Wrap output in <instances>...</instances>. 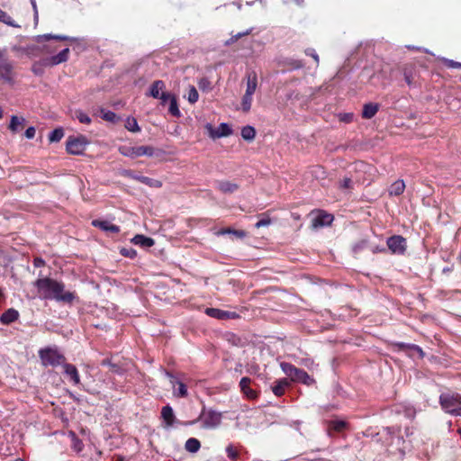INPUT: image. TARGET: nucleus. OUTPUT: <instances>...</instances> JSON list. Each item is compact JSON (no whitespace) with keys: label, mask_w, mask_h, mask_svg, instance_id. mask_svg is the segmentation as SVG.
<instances>
[{"label":"nucleus","mask_w":461,"mask_h":461,"mask_svg":"<svg viewBox=\"0 0 461 461\" xmlns=\"http://www.w3.org/2000/svg\"><path fill=\"white\" fill-rule=\"evenodd\" d=\"M33 285L38 295L43 300H55L57 302L71 304L76 299L74 292L65 291V285L50 277H39Z\"/></svg>","instance_id":"nucleus-1"},{"label":"nucleus","mask_w":461,"mask_h":461,"mask_svg":"<svg viewBox=\"0 0 461 461\" xmlns=\"http://www.w3.org/2000/svg\"><path fill=\"white\" fill-rule=\"evenodd\" d=\"M38 355L44 367L51 366L53 368L66 364L67 358L57 347H45L38 351Z\"/></svg>","instance_id":"nucleus-2"},{"label":"nucleus","mask_w":461,"mask_h":461,"mask_svg":"<svg viewBox=\"0 0 461 461\" xmlns=\"http://www.w3.org/2000/svg\"><path fill=\"white\" fill-rule=\"evenodd\" d=\"M442 409L452 415L461 416V395L457 393H446L439 396Z\"/></svg>","instance_id":"nucleus-3"},{"label":"nucleus","mask_w":461,"mask_h":461,"mask_svg":"<svg viewBox=\"0 0 461 461\" xmlns=\"http://www.w3.org/2000/svg\"><path fill=\"white\" fill-rule=\"evenodd\" d=\"M70 50L68 48L64 49L61 50L59 54L42 59L39 63H34L32 67V71L35 75H41L42 69L40 68V66L43 67H53L57 66L59 64H61L63 62H66L68 59Z\"/></svg>","instance_id":"nucleus-4"},{"label":"nucleus","mask_w":461,"mask_h":461,"mask_svg":"<svg viewBox=\"0 0 461 461\" xmlns=\"http://www.w3.org/2000/svg\"><path fill=\"white\" fill-rule=\"evenodd\" d=\"M119 152L124 156L131 158H136L142 156L152 157L155 154V149L152 146H121L119 148Z\"/></svg>","instance_id":"nucleus-5"},{"label":"nucleus","mask_w":461,"mask_h":461,"mask_svg":"<svg viewBox=\"0 0 461 461\" xmlns=\"http://www.w3.org/2000/svg\"><path fill=\"white\" fill-rule=\"evenodd\" d=\"M88 143L87 138L83 135L77 137L70 136L68 138L66 149L69 154L81 155L86 150Z\"/></svg>","instance_id":"nucleus-6"},{"label":"nucleus","mask_w":461,"mask_h":461,"mask_svg":"<svg viewBox=\"0 0 461 461\" xmlns=\"http://www.w3.org/2000/svg\"><path fill=\"white\" fill-rule=\"evenodd\" d=\"M202 420L203 427L205 429H212L219 426L221 422V414L212 410L205 411V408L203 409L202 413L199 418L195 420L196 421Z\"/></svg>","instance_id":"nucleus-7"},{"label":"nucleus","mask_w":461,"mask_h":461,"mask_svg":"<svg viewBox=\"0 0 461 461\" xmlns=\"http://www.w3.org/2000/svg\"><path fill=\"white\" fill-rule=\"evenodd\" d=\"M6 50L0 49V77L11 83L14 79L13 63L5 57Z\"/></svg>","instance_id":"nucleus-8"},{"label":"nucleus","mask_w":461,"mask_h":461,"mask_svg":"<svg viewBox=\"0 0 461 461\" xmlns=\"http://www.w3.org/2000/svg\"><path fill=\"white\" fill-rule=\"evenodd\" d=\"M312 224L311 227L312 229H319L325 226H329L332 223L334 220V216L330 213L323 210H318L316 212H312Z\"/></svg>","instance_id":"nucleus-9"},{"label":"nucleus","mask_w":461,"mask_h":461,"mask_svg":"<svg viewBox=\"0 0 461 461\" xmlns=\"http://www.w3.org/2000/svg\"><path fill=\"white\" fill-rule=\"evenodd\" d=\"M386 244L393 254L402 255L406 251V240L401 235H393L389 237L387 239Z\"/></svg>","instance_id":"nucleus-10"},{"label":"nucleus","mask_w":461,"mask_h":461,"mask_svg":"<svg viewBox=\"0 0 461 461\" xmlns=\"http://www.w3.org/2000/svg\"><path fill=\"white\" fill-rule=\"evenodd\" d=\"M161 418L163 419V421L167 428L172 427L175 423L187 426V425H193L196 422V420L182 422V421L176 420V418L174 414V411L170 405H166L162 408Z\"/></svg>","instance_id":"nucleus-11"},{"label":"nucleus","mask_w":461,"mask_h":461,"mask_svg":"<svg viewBox=\"0 0 461 461\" xmlns=\"http://www.w3.org/2000/svg\"><path fill=\"white\" fill-rule=\"evenodd\" d=\"M205 313L217 320H230L239 318V314L235 312L223 311L217 308H206Z\"/></svg>","instance_id":"nucleus-12"},{"label":"nucleus","mask_w":461,"mask_h":461,"mask_svg":"<svg viewBox=\"0 0 461 461\" xmlns=\"http://www.w3.org/2000/svg\"><path fill=\"white\" fill-rule=\"evenodd\" d=\"M251 379L248 376L242 377L240 381L241 393L249 400H255L258 397V393L250 387Z\"/></svg>","instance_id":"nucleus-13"},{"label":"nucleus","mask_w":461,"mask_h":461,"mask_svg":"<svg viewBox=\"0 0 461 461\" xmlns=\"http://www.w3.org/2000/svg\"><path fill=\"white\" fill-rule=\"evenodd\" d=\"M92 225L94 227L99 228L100 230H102L104 231H109L112 233H119L120 232V227L118 225L111 223L108 221L96 219L92 221Z\"/></svg>","instance_id":"nucleus-14"},{"label":"nucleus","mask_w":461,"mask_h":461,"mask_svg":"<svg viewBox=\"0 0 461 461\" xmlns=\"http://www.w3.org/2000/svg\"><path fill=\"white\" fill-rule=\"evenodd\" d=\"M291 381L302 383L305 385H312L315 383V380L311 375H309L305 370L301 368H298L296 374L294 375V376L291 378Z\"/></svg>","instance_id":"nucleus-15"},{"label":"nucleus","mask_w":461,"mask_h":461,"mask_svg":"<svg viewBox=\"0 0 461 461\" xmlns=\"http://www.w3.org/2000/svg\"><path fill=\"white\" fill-rule=\"evenodd\" d=\"M19 312L14 308L5 311L0 316V322L5 325H9L19 319Z\"/></svg>","instance_id":"nucleus-16"},{"label":"nucleus","mask_w":461,"mask_h":461,"mask_svg":"<svg viewBox=\"0 0 461 461\" xmlns=\"http://www.w3.org/2000/svg\"><path fill=\"white\" fill-rule=\"evenodd\" d=\"M290 385L291 382L287 378L276 380L272 386V392L276 396L281 397L285 394V389Z\"/></svg>","instance_id":"nucleus-17"},{"label":"nucleus","mask_w":461,"mask_h":461,"mask_svg":"<svg viewBox=\"0 0 461 461\" xmlns=\"http://www.w3.org/2000/svg\"><path fill=\"white\" fill-rule=\"evenodd\" d=\"M216 184L218 190L222 194H233L240 188V185L237 183L228 180L217 181Z\"/></svg>","instance_id":"nucleus-18"},{"label":"nucleus","mask_w":461,"mask_h":461,"mask_svg":"<svg viewBox=\"0 0 461 461\" xmlns=\"http://www.w3.org/2000/svg\"><path fill=\"white\" fill-rule=\"evenodd\" d=\"M63 368L64 373L69 377L70 381L74 384L77 385L80 384V376L76 366L66 362V364L63 366Z\"/></svg>","instance_id":"nucleus-19"},{"label":"nucleus","mask_w":461,"mask_h":461,"mask_svg":"<svg viewBox=\"0 0 461 461\" xmlns=\"http://www.w3.org/2000/svg\"><path fill=\"white\" fill-rule=\"evenodd\" d=\"M258 87V76L255 71H251L247 75V86L245 94L253 95Z\"/></svg>","instance_id":"nucleus-20"},{"label":"nucleus","mask_w":461,"mask_h":461,"mask_svg":"<svg viewBox=\"0 0 461 461\" xmlns=\"http://www.w3.org/2000/svg\"><path fill=\"white\" fill-rule=\"evenodd\" d=\"M50 40H56V41H75L73 38L68 37V36L56 35V34H50V33L38 35L36 37V39H35V41L38 43H42L43 41H50Z\"/></svg>","instance_id":"nucleus-21"},{"label":"nucleus","mask_w":461,"mask_h":461,"mask_svg":"<svg viewBox=\"0 0 461 461\" xmlns=\"http://www.w3.org/2000/svg\"><path fill=\"white\" fill-rule=\"evenodd\" d=\"M378 110H379L378 104H375V103L365 104L363 106L362 117L364 119H371L376 114Z\"/></svg>","instance_id":"nucleus-22"},{"label":"nucleus","mask_w":461,"mask_h":461,"mask_svg":"<svg viewBox=\"0 0 461 461\" xmlns=\"http://www.w3.org/2000/svg\"><path fill=\"white\" fill-rule=\"evenodd\" d=\"M211 130H212L211 128ZM232 133L231 128L227 123H221L215 131H211V136L212 138H221L230 136Z\"/></svg>","instance_id":"nucleus-23"},{"label":"nucleus","mask_w":461,"mask_h":461,"mask_svg":"<svg viewBox=\"0 0 461 461\" xmlns=\"http://www.w3.org/2000/svg\"><path fill=\"white\" fill-rule=\"evenodd\" d=\"M348 424L344 420H333L329 421L328 430L340 433L348 428Z\"/></svg>","instance_id":"nucleus-24"},{"label":"nucleus","mask_w":461,"mask_h":461,"mask_svg":"<svg viewBox=\"0 0 461 461\" xmlns=\"http://www.w3.org/2000/svg\"><path fill=\"white\" fill-rule=\"evenodd\" d=\"M166 85L164 81L162 80H156L152 83L150 89H149V95L153 98H158L163 90L165 89Z\"/></svg>","instance_id":"nucleus-25"},{"label":"nucleus","mask_w":461,"mask_h":461,"mask_svg":"<svg viewBox=\"0 0 461 461\" xmlns=\"http://www.w3.org/2000/svg\"><path fill=\"white\" fill-rule=\"evenodd\" d=\"M404 189H405V184L403 182V180H396L395 182H393L390 187H389V194L390 195H395V196H398V195H401L403 192H404Z\"/></svg>","instance_id":"nucleus-26"},{"label":"nucleus","mask_w":461,"mask_h":461,"mask_svg":"<svg viewBox=\"0 0 461 461\" xmlns=\"http://www.w3.org/2000/svg\"><path fill=\"white\" fill-rule=\"evenodd\" d=\"M394 347H396L398 348V350H402V351H405V350H411V351H415L417 353L420 354V357H423L424 353L422 351V349L415 345V344H406V343H403V342H396L393 344Z\"/></svg>","instance_id":"nucleus-27"},{"label":"nucleus","mask_w":461,"mask_h":461,"mask_svg":"<svg viewBox=\"0 0 461 461\" xmlns=\"http://www.w3.org/2000/svg\"><path fill=\"white\" fill-rule=\"evenodd\" d=\"M404 80L408 86H411L414 80L415 69L411 65H405L402 68Z\"/></svg>","instance_id":"nucleus-28"},{"label":"nucleus","mask_w":461,"mask_h":461,"mask_svg":"<svg viewBox=\"0 0 461 461\" xmlns=\"http://www.w3.org/2000/svg\"><path fill=\"white\" fill-rule=\"evenodd\" d=\"M132 242L136 245H140L141 247H151L154 245V240L151 238L146 237L141 234H137L132 239Z\"/></svg>","instance_id":"nucleus-29"},{"label":"nucleus","mask_w":461,"mask_h":461,"mask_svg":"<svg viewBox=\"0 0 461 461\" xmlns=\"http://www.w3.org/2000/svg\"><path fill=\"white\" fill-rule=\"evenodd\" d=\"M23 122H24V118H23V117L19 118L16 115H13L11 117V122L9 124L10 131L13 132L19 131L20 130H22L23 128Z\"/></svg>","instance_id":"nucleus-30"},{"label":"nucleus","mask_w":461,"mask_h":461,"mask_svg":"<svg viewBox=\"0 0 461 461\" xmlns=\"http://www.w3.org/2000/svg\"><path fill=\"white\" fill-rule=\"evenodd\" d=\"M201 447L200 441L195 438H190L185 441V448L190 453H196Z\"/></svg>","instance_id":"nucleus-31"},{"label":"nucleus","mask_w":461,"mask_h":461,"mask_svg":"<svg viewBox=\"0 0 461 461\" xmlns=\"http://www.w3.org/2000/svg\"><path fill=\"white\" fill-rule=\"evenodd\" d=\"M241 137L248 141H252L256 137V130L254 127L247 125L241 129Z\"/></svg>","instance_id":"nucleus-32"},{"label":"nucleus","mask_w":461,"mask_h":461,"mask_svg":"<svg viewBox=\"0 0 461 461\" xmlns=\"http://www.w3.org/2000/svg\"><path fill=\"white\" fill-rule=\"evenodd\" d=\"M280 366H281V369L283 370V372L286 375H288L290 377V379L294 376V375L296 374V371L298 370V367H296L293 364L287 363V362H282L280 364Z\"/></svg>","instance_id":"nucleus-33"},{"label":"nucleus","mask_w":461,"mask_h":461,"mask_svg":"<svg viewBox=\"0 0 461 461\" xmlns=\"http://www.w3.org/2000/svg\"><path fill=\"white\" fill-rule=\"evenodd\" d=\"M100 113H101V117L103 120L106 121V122H113V123H115L117 122L120 118L117 116V114L112 111H107V110H104V109H101L100 110Z\"/></svg>","instance_id":"nucleus-34"},{"label":"nucleus","mask_w":461,"mask_h":461,"mask_svg":"<svg viewBox=\"0 0 461 461\" xmlns=\"http://www.w3.org/2000/svg\"><path fill=\"white\" fill-rule=\"evenodd\" d=\"M168 113L176 118H179L181 116L180 110L178 108L177 99L176 97H172L171 101L169 102V107H168Z\"/></svg>","instance_id":"nucleus-35"},{"label":"nucleus","mask_w":461,"mask_h":461,"mask_svg":"<svg viewBox=\"0 0 461 461\" xmlns=\"http://www.w3.org/2000/svg\"><path fill=\"white\" fill-rule=\"evenodd\" d=\"M125 128L129 131H131V132H139V131H140V126L138 124V122L133 117L127 118L126 122H125Z\"/></svg>","instance_id":"nucleus-36"},{"label":"nucleus","mask_w":461,"mask_h":461,"mask_svg":"<svg viewBox=\"0 0 461 461\" xmlns=\"http://www.w3.org/2000/svg\"><path fill=\"white\" fill-rule=\"evenodd\" d=\"M218 234L224 235V234H233L237 238L242 239L246 236V232L244 230H234L231 228H223L221 229L218 232Z\"/></svg>","instance_id":"nucleus-37"},{"label":"nucleus","mask_w":461,"mask_h":461,"mask_svg":"<svg viewBox=\"0 0 461 461\" xmlns=\"http://www.w3.org/2000/svg\"><path fill=\"white\" fill-rule=\"evenodd\" d=\"M253 95L244 94L241 100V108L244 113H248L250 111L252 104Z\"/></svg>","instance_id":"nucleus-38"},{"label":"nucleus","mask_w":461,"mask_h":461,"mask_svg":"<svg viewBox=\"0 0 461 461\" xmlns=\"http://www.w3.org/2000/svg\"><path fill=\"white\" fill-rule=\"evenodd\" d=\"M64 136V131L62 128H57L53 130L49 135L50 142H59Z\"/></svg>","instance_id":"nucleus-39"},{"label":"nucleus","mask_w":461,"mask_h":461,"mask_svg":"<svg viewBox=\"0 0 461 461\" xmlns=\"http://www.w3.org/2000/svg\"><path fill=\"white\" fill-rule=\"evenodd\" d=\"M0 22L12 27H18L14 20L5 11L0 8Z\"/></svg>","instance_id":"nucleus-40"},{"label":"nucleus","mask_w":461,"mask_h":461,"mask_svg":"<svg viewBox=\"0 0 461 461\" xmlns=\"http://www.w3.org/2000/svg\"><path fill=\"white\" fill-rule=\"evenodd\" d=\"M226 454L227 456L232 461H236L240 456L239 451L231 444L227 446Z\"/></svg>","instance_id":"nucleus-41"},{"label":"nucleus","mask_w":461,"mask_h":461,"mask_svg":"<svg viewBox=\"0 0 461 461\" xmlns=\"http://www.w3.org/2000/svg\"><path fill=\"white\" fill-rule=\"evenodd\" d=\"M177 384V388L175 389V395H176L177 397H185L187 395V387L186 385L183 383V382H180L178 381L176 383Z\"/></svg>","instance_id":"nucleus-42"},{"label":"nucleus","mask_w":461,"mask_h":461,"mask_svg":"<svg viewBox=\"0 0 461 461\" xmlns=\"http://www.w3.org/2000/svg\"><path fill=\"white\" fill-rule=\"evenodd\" d=\"M75 116L81 123L89 124L91 122V118L82 111H76Z\"/></svg>","instance_id":"nucleus-43"},{"label":"nucleus","mask_w":461,"mask_h":461,"mask_svg":"<svg viewBox=\"0 0 461 461\" xmlns=\"http://www.w3.org/2000/svg\"><path fill=\"white\" fill-rule=\"evenodd\" d=\"M199 94L194 86H190L188 91V102L194 104L198 101Z\"/></svg>","instance_id":"nucleus-44"},{"label":"nucleus","mask_w":461,"mask_h":461,"mask_svg":"<svg viewBox=\"0 0 461 461\" xmlns=\"http://www.w3.org/2000/svg\"><path fill=\"white\" fill-rule=\"evenodd\" d=\"M271 223V219L268 216L263 215V217L255 224V227L259 229L261 227L268 226Z\"/></svg>","instance_id":"nucleus-45"},{"label":"nucleus","mask_w":461,"mask_h":461,"mask_svg":"<svg viewBox=\"0 0 461 461\" xmlns=\"http://www.w3.org/2000/svg\"><path fill=\"white\" fill-rule=\"evenodd\" d=\"M304 53L307 55V56H310L312 57L316 65L318 66L319 65V62H320V58H319V55L316 53L315 50L312 49V48H308L304 50Z\"/></svg>","instance_id":"nucleus-46"},{"label":"nucleus","mask_w":461,"mask_h":461,"mask_svg":"<svg viewBox=\"0 0 461 461\" xmlns=\"http://www.w3.org/2000/svg\"><path fill=\"white\" fill-rule=\"evenodd\" d=\"M339 186L343 189H352L353 181L349 177H345L340 181Z\"/></svg>","instance_id":"nucleus-47"},{"label":"nucleus","mask_w":461,"mask_h":461,"mask_svg":"<svg viewBox=\"0 0 461 461\" xmlns=\"http://www.w3.org/2000/svg\"><path fill=\"white\" fill-rule=\"evenodd\" d=\"M121 254L122 256L128 257L130 258H134L137 256V252L133 249H125V248H123V249H121Z\"/></svg>","instance_id":"nucleus-48"},{"label":"nucleus","mask_w":461,"mask_h":461,"mask_svg":"<svg viewBox=\"0 0 461 461\" xmlns=\"http://www.w3.org/2000/svg\"><path fill=\"white\" fill-rule=\"evenodd\" d=\"M144 184L150 187H161L162 186V183L159 180H156V179H153V178H150L148 176H147Z\"/></svg>","instance_id":"nucleus-49"},{"label":"nucleus","mask_w":461,"mask_h":461,"mask_svg":"<svg viewBox=\"0 0 461 461\" xmlns=\"http://www.w3.org/2000/svg\"><path fill=\"white\" fill-rule=\"evenodd\" d=\"M251 32H252V29H249V30H246L245 32H238L237 34L232 35L231 38L230 39V41L231 42H235L241 37L249 35L251 33Z\"/></svg>","instance_id":"nucleus-50"},{"label":"nucleus","mask_w":461,"mask_h":461,"mask_svg":"<svg viewBox=\"0 0 461 461\" xmlns=\"http://www.w3.org/2000/svg\"><path fill=\"white\" fill-rule=\"evenodd\" d=\"M444 64L447 68H461V62L454 61L452 59H444Z\"/></svg>","instance_id":"nucleus-51"},{"label":"nucleus","mask_w":461,"mask_h":461,"mask_svg":"<svg viewBox=\"0 0 461 461\" xmlns=\"http://www.w3.org/2000/svg\"><path fill=\"white\" fill-rule=\"evenodd\" d=\"M287 64L292 67L293 69H299L303 67V63L301 60L290 59Z\"/></svg>","instance_id":"nucleus-52"},{"label":"nucleus","mask_w":461,"mask_h":461,"mask_svg":"<svg viewBox=\"0 0 461 461\" xmlns=\"http://www.w3.org/2000/svg\"><path fill=\"white\" fill-rule=\"evenodd\" d=\"M172 97H175V95L167 92H162L158 98L161 100V104L164 105L167 101L170 102Z\"/></svg>","instance_id":"nucleus-53"},{"label":"nucleus","mask_w":461,"mask_h":461,"mask_svg":"<svg viewBox=\"0 0 461 461\" xmlns=\"http://www.w3.org/2000/svg\"><path fill=\"white\" fill-rule=\"evenodd\" d=\"M109 369L111 372H113L114 374H118V375L122 374V368L121 367V366L119 364L113 363L109 366Z\"/></svg>","instance_id":"nucleus-54"},{"label":"nucleus","mask_w":461,"mask_h":461,"mask_svg":"<svg viewBox=\"0 0 461 461\" xmlns=\"http://www.w3.org/2000/svg\"><path fill=\"white\" fill-rule=\"evenodd\" d=\"M339 120L344 122H351L353 120V113L339 114Z\"/></svg>","instance_id":"nucleus-55"},{"label":"nucleus","mask_w":461,"mask_h":461,"mask_svg":"<svg viewBox=\"0 0 461 461\" xmlns=\"http://www.w3.org/2000/svg\"><path fill=\"white\" fill-rule=\"evenodd\" d=\"M33 266L35 267H41L45 266V260L42 258L37 257L33 259Z\"/></svg>","instance_id":"nucleus-56"},{"label":"nucleus","mask_w":461,"mask_h":461,"mask_svg":"<svg viewBox=\"0 0 461 461\" xmlns=\"http://www.w3.org/2000/svg\"><path fill=\"white\" fill-rule=\"evenodd\" d=\"M35 132H36V130L34 127H29L26 131H25V137L27 139H33L34 136H35Z\"/></svg>","instance_id":"nucleus-57"},{"label":"nucleus","mask_w":461,"mask_h":461,"mask_svg":"<svg viewBox=\"0 0 461 461\" xmlns=\"http://www.w3.org/2000/svg\"><path fill=\"white\" fill-rule=\"evenodd\" d=\"M132 178L137 180V181H139V182H140V183H142V184H144L147 176H133Z\"/></svg>","instance_id":"nucleus-58"},{"label":"nucleus","mask_w":461,"mask_h":461,"mask_svg":"<svg viewBox=\"0 0 461 461\" xmlns=\"http://www.w3.org/2000/svg\"><path fill=\"white\" fill-rule=\"evenodd\" d=\"M112 364H113V362L110 359H108V358H104L101 362V365L103 366H108L109 367Z\"/></svg>","instance_id":"nucleus-59"},{"label":"nucleus","mask_w":461,"mask_h":461,"mask_svg":"<svg viewBox=\"0 0 461 461\" xmlns=\"http://www.w3.org/2000/svg\"><path fill=\"white\" fill-rule=\"evenodd\" d=\"M5 299V294H4V292H3V289L0 288V303Z\"/></svg>","instance_id":"nucleus-60"},{"label":"nucleus","mask_w":461,"mask_h":461,"mask_svg":"<svg viewBox=\"0 0 461 461\" xmlns=\"http://www.w3.org/2000/svg\"><path fill=\"white\" fill-rule=\"evenodd\" d=\"M374 252H385V249H384V248H381V249L376 248V249L374 250Z\"/></svg>","instance_id":"nucleus-61"},{"label":"nucleus","mask_w":461,"mask_h":461,"mask_svg":"<svg viewBox=\"0 0 461 461\" xmlns=\"http://www.w3.org/2000/svg\"><path fill=\"white\" fill-rule=\"evenodd\" d=\"M31 2H32V6H33L34 11L37 13V6H36V2H35V0H31Z\"/></svg>","instance_id":"nucleus-62"},{"label":"nucleus","mask_w":461,"mask_h":461,"mask_svg":"<svg viewBox=\"0 0 461 461\" xmlns=\"http://www.w3.org/2000/svg\"><path fill=\"white\" fill-rule=\"evenodd\" d=\"M43 50L46 51V52H51L52 50H49L47 46H44L43 47Z\"/></svg>","instance_id":"nucleus-63"},{"label":"nucleus","mask_w":461,"mask_h":461,"mask_svg":"<svg viewBox=\"0 0 461 461\" xmlns=\"http://www.w3.org/2000/svg\"><path fill=\"white\" fill-rule=\"evenodd\" d=\"M14 461H24V460H23V459H22V458H17V459H16V460H14Z\"/></svg>","instance_id":"nucleus-64"}]
</instances>
